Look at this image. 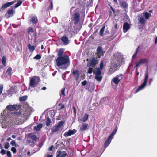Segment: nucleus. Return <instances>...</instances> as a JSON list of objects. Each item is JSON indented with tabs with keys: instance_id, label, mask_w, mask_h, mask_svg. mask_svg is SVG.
Masks as SVG:
<instances>
[{
	"instance_id": "864d4df0",
	"label": "nucleus",
	"mask_w": 157,
	"mask_h": 157,
	"mask_svg": "<svg viewBox=\"0 0 157 157\" xmlns=\"http://www.w3.org/2000/svg\"><path fill=\"white\" fill-rule=\"evenodd\" d=\"M7 155L8 157H11V152L10 151H7Z\"/></svg>"
},
{
	"instance_id": "dca6fc26",
	"label": "nucleus",
	"mask_w": 157,
	"mask_h": 157,
	"mask_svg": "<svg viewBox=\"0 0 157 157\" xmlns=\"http://www.w3.org/2000/svg\"><path fill=\"white\" fill-rule=\"evenodd\" d=\"M76 132L77 130L75 129L72 130H70L67 132L65 133L64 136L66 137H68L71 135L74 134Z\"/></svg>"
},
{
	"instance_id": "6ab92c4d",
	"label": "nucleus",
	"mask_w": 157,
	"mask_h": 157,
	"mask_svg": "<svg viewBox=\"0 0 157 157\" xmlns=\"http://www.w3.org/2000/svg\"><path fill=\"white\" fill-rule=\"evenodd\" d=\"M61 40L63 43V44L66 45L69 43V41L67 37L63 36L61 38Z\"/></svg>"
},
{
	"instance_id": "1a4fd4ad",
	"label": "nucleus",
	"mask_w": 157,
	"mask_h": 157,
	"mask_svg": "<svg viewBox=\"0 0 157 157\" xmlns=\"http://www.w3.org/2000/svg\"><path fill=\"white\" fill-rule=\"evenodd\" d=\"M124 76L122 74H120L117 75L115 77L113 78L111 81V84L113 83L117 85L120 81L123 79Z\"/></svg>"
},
{
	"instance_id": "f8f14e48",
	"label": "nucleus",
	"mask_w": 157,
	"mask_h": 157,
	"mask_svg": "<svg viewBox=\"0 0 157 157\" xmlns=\"http://www.w3.org/2000/svg\"><path fill=\"white\" fill-rule=\"evenodd\" d=\"M16 2V1H13L5 4L2 5V8H0V11H4L5 9L9 7L10 6Z\"/></svg>"
},
{
	"instance_id": "a211bd4d",
	"label": "nucleus",
	"mask_w": 157,
	"mask_h": 157,
	"mask_svg": "<svg viewBox=\"0 0 157 157\" xmlns=\"http://www.w3.org/2000/svg\"><path fill=\"white\" fill-rule=\"evenodd\" d=\"M30 21L32 22L33 25H35L38 22V19L37 17L35 16L30 17Z\"/></svg>"
},
{
	"instance_id": "2eb2a0df",
	"label": "nucleus",
	"mask_w": 157,
	"mask_h": 157,
	"mask_svg": "<svg viewBox=\"0 0 157 157\" xmlns=\"http://www.w3.org/2000/svg\"><path fill=\"white\" fill-rule=\"evenodd\" d=\"M15 8L13 6H12L9 9L7 13L10 16H12L15 14Z\"/></svg>"
},
{
	"instance_id": "4468645a",
	"label": "nucleus",
	"mask_w": 157,
	"mask_h": 157,
	"mask_svg": "<svg viewBox=\"0 0 157 157\" xmlns=\"http://www.w3.org/2000/svg\"><path fill=\"white\" fill-rule=\"evenodd\" d=\"M7 109L10 111H14L17 109H19L20 106L18 105H9L7 106Z\"/></svg>"
},
{
	"instance_id": "f03ea898",
	"label": "nucleus",
	"mask_w": 157,
	"mask_h": 157,
	"mask_svg": "<svg viewBox=\"0 0 157 157\" xmlns=\"http://www.w3.org/2000/svg\"><path fill=\"white\" fill-rule=\"evenodd\" d=\"M56 64L61 69L67 68L70 64V59L68 56L65 55L63 56L58 57L56 60Z\"/></svg>"
},
{
	"instance_id": "338daca9",
	"label": "nucleus",
	"mask_w": 157,
	"mask_h": 157,
	"mask_svg": "<svg viewBox=\"0 0 157 157\" xmlns=\"http://www.w3.org/2000/svg\"><path fill=\"white\" fill-rule=\"evenodd\" d=\"M110 8L111 9V10H112V11L113 12H115V10L113 9V7L111 6H110Z\"/></svg>"
},
{
	"instance_id": "3c124183",
	"label": "nucleus",
	"mask_w": 157,
	"mask_h": 157,
	"mask_svg": "<svg viewBox=\"0 0 157 157\" xmlns=\"http://www.w3.org/2000/svg\"><path fill=\"white\" fill-rule=\"evenodd\" d=\"M86 83L87 81L86 80H85L81 82L83 86H85V85H86Z\"/></svg>"
},
{
	"instance_id": "473e14b6",
	"label": "nucleus",
	"mask_w": 157,
	"mask_h": 157,
	"mask_svg": "<svg viewBox=\"0 0 157 157\" xmlns=\"http://www.w3.org/2000/svg\"><path fill=\"white\" fill-rule=\"evenodd\" d=\"M105 25L102 26L101 28V29L100 31V35L101 36H102L103 35L104 31L105 29Z\"/></svg>"
},
{
	"instance_id": "f3484780",
	"label": "nucleus",
	"mask_w": 157,
	"mask_h": 157,
	"mask_svg": "<svg viewBox=\"0 0 157 157\" xmlns=\"http://www.w3.org/2000/svg\"><path fill=\"white\" fill-rule=\"evenodd\" d=\"M97 52L98 57L100 58L101 56L103 55V52L102 48L101 46H98L97 49Z\"/></svg>"
},
{
	"instance_id": "72a5a7b5",
	"label": "nucleus",
	"mask_w": 157,
	"mask_h": 157,
	"mask_svg": "<svg viewBox=\"0 0 157 157\" xmlns=\"http://www.w3.org/2000/svg\"><path fill=\"white\" fill-rule=\"evenodd\" d=\"M27 31L28 33H29L30 35L32 33L34 32L33 29L31 27H29L27 29Z\"/></svg>"
},
{
	"instance_id": "ea45409f",
	"label": "nucleus",
	"mask_w": 157,
	"mask_h": 157,
	"mask_svg": "<svg viewBox=\"0 0 157 157\" xmlns=\"http://www.w3.org/2000/svg\"><path fill=\"white\" fill-rule=\"evenodd\" d=\"M41 58V56L39 54H37L33 58V59L37 60H39Z\"/></svg>"
},
{
	"instance_id": "a19ab883",
	"label": "nucleus",
	"mask_w": 157,
	"mask_h": 157,
	"mask_svg": "<svg viewBox=\"0 0 157 157\" xmlns=\"http://www.w3.org/2000/svg\"><path fill=\"white\" fill-rule=\"evenodd\" d=\"M31 138L32 139L33 142H36V136L35 135H33L31 136Z\"/></svg>"
},
{
	"instance_id": "393cba45",
	"label": "nucleus",
	"mask_w": 157,
	"mask_h": 157,
	"mask_svg": "<svg viewBox=\"0 0 157 157\" xmlns=\"http://www.w3.org/2000/svg\"><path fill=\"white\" fill-rule=\"evenodd\" d=\"M88 124L86 123H84L83 124L82 126L80 127V130L81 131L85 130L86 129L88 126Z\"/></svg>"
},
{
	"instance_id": "de8ad7c7",
	"label": "nucleus",
	"mask_w": 157,
	"mask_h": 157,
	"mask_svg": "<svg viewBox=\"0 0 157 157\" xmlns=\"http://www.w3.org/2000/svg\"><path fill=\"white\" fill-rule=\"evenodd\" d=\"M0 153L2 155H3L6 154V151L3 149H2L0 151Z\"/></svg>"
},
{
	"instance_id": "e2e57ef3",
	"label": "nucleus",
	"mask_w": 157,
	"mask_h": 157,
	"mask_svg": "<svg viewBox=\"0 0 157 157\" xmlns=\"http://www.w3.org/2000/svg\"><path fill=\"white\" fill-rule=\"evenodd\" d=\"M47 157H52V155L48 154L47 155Z\"/></svg>"
},
{
	"instance_id": "20e7f679",
	"label": "nucleus",
	"mask_w": 157,
	"mask_h": 157,
	"mask_svg": "<svg viewBox=\"0 0 157 157\" xmlns=\"http://www.w3.org/2000/svg\"><path fill=\"white\" fill-rule=\"evenodd\" d=\"M149 77V74L148 71H147L145 74V77L142 84L136 90V93L139 92V91L143 89L146 86L148 81Z\"/></svg>"
},
{
	"instance_id": "412c9836",
	"label": "nucleus",
	"mask_w": 157,
	"mask_h": 157,
	"mask_svg": "<svg viewBox=\"0 0 157 157\" xmlns=\"http://www.w3.org/2000/svg\"><path fill=\"white\" fill-rule=\"evenodd\" d=\"M67 154L65 151H59L57 153L56 157H65Z\"/></svg>"
},
{
	"instance_id": "5701e85b",
	"label": "nucleus",
	"mask_w": 157,
	"mask_h": 157,
	"mask_svg": "<svg viewBox=\"0 0 157 157\" xmlns=\"http://www.w3.org/2000/svg\"><path fill=\"white\" fill-rule=\"evenodd\" d=\"M15 1H16V2H17V3L15 4V6H14L15 8L18 7L20 6L24 1V0H15Z\"/></svg>"
},
{
	"instance_id": "774afa93",
	"label": "nucleus",
	"mask_w": 157,
	"mask_h": 157,
	"mask_svg": "<svg viewBox=\"0 0 157 157\" xmlns=\"http://www.w3.org/2000/svg\"><path fill=\"white\" fill-rule=\"evenodd\" d=\"M46 89V88L45 87H43L42 88V89L43 90H45Z\"/></svg>"
},
{
	"instance_id": "69168bd1",
	"label": "nucleus",
	"mask_w": 157,
	"mask_h": 157,
	"mask_svg": "<svg viewBox=\"0 0 157 157\" xmlns=\"http://www.w3.org/2000/svg\"><path fill=\"white\" fill-rule=\"evenodd\" d=\"M107 99V97H105V98H103L102 99H101V101H102L103 100H104L105 99Z\"/></svg>"
},
{
	"instance_id": "8fccbe9b",
	"label": "nucleus",
	"mask_w": 157,
	"mask_h": 157,
	"mask_svg": "<svg viewBox=\"0 0 157 157\" xmlns=\"http://www.w3.org/2000/svg\"><path fill=\"white\" fill-rule=\"evenodd\" d=\"M11 150L14 153H15L16 152V149L14 147H12L11 148Z\"/></svg>"
},
{
	"instance_id": "2f4dec72",
	"label": "nucleus",
	"mask_w": 157,
	"mask_h": 157,
	"mask_svg": "<svg viewBox=\"0 0 157 157\" xmlns=\"http://www.w3.org/2000/svg\"><path fill=\"white\" fill-rule=\"evenodd\" d=\"M139 22L142 24L144 25L146 22L145 19L143 17H141L139 20Z\"/></svg>"
},
{
	"instance_id": "c85d7f7f",
	"label": "nucleus",
	"mask_w": 157,
	"mask_h": 157,
	"mask_svg": "<svg viewBox=\"0 0 157 157\" xmlns=\"http://www.w3.org/2000/svg\"><path fill=\"white\" fill-rule=\"evenodd\" d=\"M64 50L63 49H60L58 53V57H62L64 52Z\"/></svg>"
},
{
	"instance_id": "052dcab7",
	"label": "nucleus",
	"mask_w": 157,
	"mask_h": 157,
	"mask_svg": "<svg viewBox=\"0 0 157 157\" xmlns=\"http://www.w3.org/2000/svg\"><path fill=\"white\" fill-rule=\"evenodd\" d=\"M65 107V106L63 104V105H62L61 106V107H60V108L59 109V110H60V109H62L63 108H64Z\"/></svg>"
},
{
	"instance_id": "a878e982",
	"label": "nucleus",
	"mask_w": 157,
	"mask_h": 157,
	"mask_svg": "<svg viewBox=\"0 0 157 157\" xmlns=\"http://www.w3.org/2000/svg\"><path fill=\"white\" fill-rule=\"evenodd\" d=\"M143 15L144 16L145 18L147 20L151 16V15L147 12H144L143 13Z\"/></svg>"
},
{
	"instance_id": "6e6552de",
	"label": "nucleus",
	"mask_w": 157,
	"mask_h": 157,
	"mask_svg": "<svg viewBox=\"0 0 157 157\" xmlns=\"http://www.w3.org/2000/svg\"><path fill=\"white\" fill-rule=\"evenodd\" d=\"M65 121H61L59 122L57 125H55L53 128L52 129L51 132L52 133L59 131L60 128L63 126Z\"/></svg>"
},
{
	"instance_id": "c9c22d12",
	"label": "nucleus",
	"mask_w": 157,
	"mask_h": 157,
	"mask_svg": "<svg viewBox=\"0 0 157 157\" xmlns=\"http://www.w3.org/2000/svg\"><path fill=\"white\" fill-rule=\"evenodd\" d=\"M12 71V69L11 67H9L7 69L6 73L7 74H8L10 76L11 75V72Z\"/></svg>"
},
{
	"instance_id": "4c0bfd02",
	"label": "nucleus",
	"mask_w": 157,
	"mask_h": 157,
	"mask_svg": "<svg viewBox=\"0 0 157 157\" xmlns=\"http://www.w3.org/2000/svg\"><path fill=\"white\" fill-rule=\"evenodd\" d=\"M51 123V121L50 119L49 118H47L46 122V126H49L50 125Z\"/></svg>"
},
{
	"instance_id": "603ef678",
	"label": "nucleus",
	"mask_w": 157,
	"mask_h": 157,
	"mask_svg": "<svg viewBox=\"0 0 157 157\" xmlns=\"http://www.w3.org/2000/svg\"><path fill=\"white\" fill-rule=\"evenodd\" d=\"M73 112L75 115H76V109L74 107H73Z\"/></svg>"
},
{
	"instance_id": "4d7b16f0",
	"label": "nucleus",
	"mask_w": 157,
	"mask_h": 157,
	"mask_svg": "<svg viewBox=\"0 0 157 157\" xmlns=\"http://www.w3.org/2000/svg\"><path fill=\"white\" fill-rule=\"evenodd\" d=\"M50 4H51L50 9L51 10H52L53 8V5L52 1H50Z\"/></svg>"
},
{
	"instance_id": "ddd939ff",
	"label": "nucleus",
	"mask_w": 157,
	"mask_h": 157,
	"mask_svg": "<svg viewBox=\"0 0 157 157\" xmlns=\"http://www.w3.org/2000/svg\"><path fill=\"white\" fill-rule=\"evenodd\" d=\"M90 60L88 62L87 66L93 67L96 64L97 60L94 58H90Z\"/></svg>"
},
{
	"instance_id": "cd10ccee",
	"label": "nucleus",
	"mask_w": 157,
	"mask_h": 157,
	"mask_svg": "<svg viewBox=\"0 0 157 157\" xmlns=\"http://www.w3.org/2000/svg\"><path fill=\"white\" fill-rule=\"evenodd\" d=\"M89 115L87 114H85L84 116L82 118L81 121L83 122H85L86 121L88 118Z\"/></svg>"
},
{
	"instance_id": "49530a36",
	"label": "nucleus",
	"mask_w": 157,
	"mask_h": 157,
	"mask_svg": "<svg viewBox=\"0 0 157 157\" xmlns=\"http://www.w3.org/2000/svg\"><path fill=\"white\" fill-rule=\"evenodd\" d=\"M9 147V145L8 143L7 142L5 144L4 148L6 149H8Z\"/></svg>"
},
{
	"instance_id": "bf43d9fd",
	"label": "nucleus",
	"mask_w": 157,
	"mask_h": 157,
	"mask_svg": "<svg viewBox=\"0 0 157 157\" xmlns=\"http://www.w3.org/2000/svg\"><path fill=\"white\" fill-rule=\"evenodd\" d=\"M54 148V146L52 145L48 149V150L51 151L52 150L53 148Z\"/></svg>"
},
{
	"instance_id": "37998d69",
	"label": "nucleus",
	"mask_w": 157,
	"mask_h": 157,
	"mask_svg": "<svg viewBox=\"0 0 157 157\" xmlns=\"http://www.w3.org/2000/svg\"><path fill=\"white\" fill-rule=\"evenodd\" d=\"M92 67H89L87 72L88 73L91 74L92 73L93 71V69Z\"/></svg>"
},
{
	"instance_id": "a18cd8bd",
	"label": "nucleus",
	"mask_w": 157,
	"mask_h": 157,
	"mask_svg": "<svg viewBox=\"0 0 157 157\" xmlns=\"http://www.w3.org/2000/svg\"><path fill=\"white\" fill-rule=\"evenodd\" d=\"M103 61H101L100 63V70H101L103 68Z\"/></svg>"
},
{
	"instance_id": "13d9d810",
	"label": "nucleus",
	"mask_w": 157,
	"mask_h": 157,
	"mask_svg": "<svg viewBox=\"0 0 157 157\" xmlns=\"http://www.w3.org/2000/svg\"><path fill=\"white\" fill-rule=\"evenodd\" d=\"M153 78H150L149 79V85H150L151 84V82L152 81H153Z\"/></svg>"
},
{
	"instance_id": "f704fd0d",
	"label": "nucleus",
	"mask_w": 157,
	"mask_h": 157,
	"mask_svg": "<svg viewBox=\"0 0 157 157\" xmlns=\"http://www.w3.org/2000/svg\"><path fill=\"white\" fill-rule=\"evenodd\" d=\"M27 98V96H24L22 97H19V100L20 101H25Z\"/></svg>"
},
{
	"instance_id": "9b49d317",
	"label": "nucleus",
	"mask_w": 157,
	"mask_h": 157,
	"mask_svg": "<svg viewBox=\"0 0 157 157\" xmlns=\"http://www.w3.org/2000/svg\"><path fill=\"white\" fill-rule=\"evenodd\" d=\"M71 72L75 79L76 80H78L80 74L79 71L78 70L74 69Z\"/></svg>"
},
{
	"instance_id": "e433bc0d",
	"label": "nucleus",
	"mask_w": 157,
	"mask_h": 157,
	"mask_svg": "<svg viewBox=\"0 0 157 157\" xmlns=\"http://www.w3.org/2000/svg\"><path fill=\"white\" fill-rule=\"evenodd\" d=\"M117 128H116L113 131V132L109 136L113 138L114 135L116 134L117 131Z\"/></svg>"
},
{
	"instance_id": "5fc2aeb1",
	"label": "nucleus",
	"mask_w": 157,
	"mask_h": 157,
	"mask_svg": "<svg viewBox=\"0 0 157 157\" xmlns=\"http://www.w3.org/2000/svg\"><path fill=\"white\" fill-rule=\"evenodd\" d=\"M10 144L12 146H14L15 144V142L14 140H13L10 142Z\"/></svg>"
},
{
	"instance_id": "58836bf2",
	"label": "nucleus",
	"mask_w": 157,
	"mask_h": 157,
	"mask_svg": "<svg viewBox=\"0 0 157 157\" xmlns=\"http://www.w3.org/2000/svg\"><path fill=\"white\" fill-rule=\"evenodd\" d=\"M14 115L16 117L17 116L18 117H20V116H21V113L19 112H15L14 113Z\"/></svg>"
},
{
	"instance_id": "6e6d98bb",
	"label": "nucleus",
	"mask_w": 157,
	"mask_h": 157,
	"mask_svg": "<svg viewBox=\"0 0 157 157\" xmlns=\"http://www.w3.org/2000/svg\"><path fill=\"white\" fill-rule=\"evenodd\" d=\"M139 48H140V47H139V46H138L137 48H136V51H135V53L136 54H137V53H138V51H139Z\"/></svg>"
},
{
	"instance_id": "79ce46f5",
	"label": "nucleus",
	"mask_w": 157,
	"mask_h": 157,
	"mask_svg": "<svg viewBox=\"0 0 157 157\" xmlns=\"http://www.w3.org/2000/svg\"><path fill=\"white\" fill-rule=\"evenodd\" d=\"M52 21L54 23H57L58 22V20L55 17H53L52 18Z\"/></svg>"
},
{
	"instance_id": "680f3d73",
	"label": "nucleus",
	"mask_w": 157,
	"mask_h": 157,
	"mask_svg": "<svg viewBox=\"0 0 157 157\" xmlns=\"http://www.w3.org/2000/svg\"><path fill=\"white\" fill-rule=\"evenodd\" d=\"M137 54L135 52L134 54L133 55V56L132 57V58H134L136 57V56Z\"/></svg>"
},
{
	"instance_id": "09e8293b",
	"label": "nucleus",
	"mask_w": 157,
	"mask_h": 157,
	"mask_svg": "<svg viewBox=\"0 0 157 157\" xmlns=\"http://www.w3.org/2000/svg\"><path fill=\"white\" fill-rule=\"evenodd\" d=\"M3 85L2 84L0 85V95L2 94L3 90Z\"/></svg>"
},
{
	"instance_id": "4be33fe9",
	"label": "nucleus",
	"mask_w": 157,
	"mask_h": 157,
	"mask_svg": "<svg viewBox=\"0 0 157 157\" xmlns=\"http://www.w3.org/2000/svg\"><path fill=\"white\" fill-rule=\"evenodd\" d=\"M113 138L109 136H108V138L105 142V147L106 148L110 144L111 142L112 139Z\"/></svg>"
},
{
	"instance_id": "423d86ee",
	"label": "nucleus",
	"mask_w": 157,
	"mask_h": 157,
	"mask_svg": "<svg viewBox=\"0 0 157 157\" xmlns=\"http://www.w3.org/2000/svg\"><path fill=\"white\" fill-rule=\"evenodd\" d=\"M95 75V78L98 82H100L102 79V76L101 73V70L98 67H96L93 71Z\"/></svg>"
},
{
	"instance_id": "9d476101",
	"label": "nucleus",
	"mask_w": 157,
	"mask_h": 157,
	"mask_svg": "<svg viewBox=\"0 0 157 157\" xmlns=\"http://www.w3.org/2000/svg\"><path fill=\"white\" fill-rule=\"evenodd\" d=\"M147 61V59L144 58L143 59H140L138 61L136 62L135 63L136 65L135 67L136 68L137 71V69L139 67L146 63Z\"/></svg>"
},
{
	"instance_id": "f257e3e1",
	"label": "nucleus",
	"mask_w": 157,
	"mask_h": 157,
	"mask_svg": "<svg viewBox=\"0 0 157 157\" xmlns=\"http://www.w3.org/2000/svg\"><path fill=\"white\" fill-rule=\"evenodd\" d=\"M122 59V56L120 53H115L112 56L110 66L109 72L110 73H114L119 66Z\"/></svg>"
},
{
	"instance_id": "b1692460",
	"label": "nucleus",
	"mask_w": 157,
	"mask_h": 157,
	"mask_svg": "<svg viewBox=\"0 0 157 157\" xmlns=\"http://www.w3.org/2000/svg\"><path fill=\"white\" fill-rule=\"evenodd\" d=\"M43 126L42 124H38L36 126L34 127V129L36 131H38L42 128Z\"/></svg>"
},
{
	"instance_id": "c03bdc74",
	"label": "nucleus",
	"mask_w": 157,
	"mask_h": 157,
	"mask_svg": "<svg viewBox=\"0 0 157 157\" xmlns=\"http://www.w3.org/2000/svg\"><path fill=\"white\" fill-rule=\"evenodd\" d=\"M65 89H62V90H61V94H62V95H63L64 96H65Z\"/></svg>"
},
{
	"instance_id": "0e129e2a",
	"label": "nucleus",
	"mask_w": 157,
	"mask_h": 157,
	"mask_svg": "<svg viewBox=\"0 0 157 157\" xmlns=\"http://www.w3.org/2000/svg\"><path fill=\"white\" fill-rule=\"evenodd\" d=\"M157 43V37H156L155 39V43L156 44Z\"/></svg>"
},
{
	"instance_id": "39448f33",
	"label": "nucleus",
	"mask_w": 157,
	"mask_h": 157,
	"mask_svg": "<svg viewBox=\"0 0 157 157\" xmlns=\"http://www.w3.org/2000/svg\"><path fill=\"white\" fill-rule=\"evenodd\" d=\"M8 112L6 110H5L4 111L3 113H1V116L0 117V122L2 124V128H6L7 125L6 123V121L5 117H6V113Z\"/></svg>"
},
{
	"instance_id": "0eeeda50",
	"label": "nucleus",
	"mask_w": 157,
	"mask_h": 157,
	"mask_svg": "<svg viewBox=\"0 0 157 157\" xmlns=\"http://www.w3.org/2000/svg\"><path fill=\"white\" fill-rule=\"evenodd\" d=\"M40 81V78L38 77H33L30 79L29 85L31 87H34L38 85Z\"/></svg>"
},
{
	"instance_id": "c756f323",
	"label": "nucleus",
	"mask_w": 157,
	"mask_h": 157,
	"mask_svg": "<svg viewBox=\"0 0 157 157\" xmlns=\"http://www.w3.org/2000/svg\"><path fill=\"white\" fill-rule=\"evenodd\" d=\"M120 4L121 6H122L123 8H126L128 6V4H127L126 2H125L124 1H121L120 2Z\"/></svg>"
},
{
	"instance_id": "bb28decb",
	"label": "nucleus",
	"mask_w": 157,
	"mask_h": 157,
	"mask_svg": "<svg viewBox=\"0 0 157 157\" xmlns=\"http://www.w3.org/2000/svg\"><path fill=\"white\" fill-rule=\"evenodd\" d=\"M28 47L29 50L32 52L34 51L35 49V47L34 46L31 45L30 44H28Z\"/></svg>"
},
{
	"instance_id": "7ed1b4c3",
	"label": "nucleus",
	"mask_w": 157,
	"mask_h": 157,
	"mask_svg": "<svg viewBox=\"0 0 157 157\" xmlns=\"http://www.w3.org/2000/svg\"><path fill=\"white\" fill-rule=\"evenodd\" d=\"M70 13L72 16V21L74 23L78 24L80 21V11L78 9L72 7L70 10Z\"/></svg>"
},
{
	"instance_id": "aec40b11",
	"label": "nucleus",
	"mask_w": 157,
	"mask_h": 157,
	"mask_svg": "<svg viewBox=\"0 0 157 157\" xmlns=\"http://www.w3.org/2000/svg\"><path fill=\"white\" fill-rule=\"evenodd\" d=\"M130 28V25L129 24L126 22L124 23L123 26V29L124 33L126 32Z\"/></svg>"
},
{
	"instance_id": "7c9ffc66",
	"label": "nucleus",
	"mask_w": 157,
	"mask_h": 157,
	"mask_svg": "<svg viewBox=\"0 0 157 157\" xmlns=\"http://www.w3.org/2000/svg\"><path fill=\"white\" fill-rule=\"evenodd\" d=\"M6 57L5 56H4L2 58V64L4 67L6 66Z\"/></svg>"
}]
</instances>
